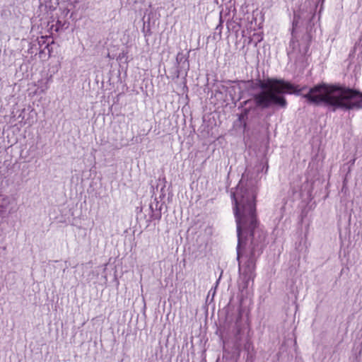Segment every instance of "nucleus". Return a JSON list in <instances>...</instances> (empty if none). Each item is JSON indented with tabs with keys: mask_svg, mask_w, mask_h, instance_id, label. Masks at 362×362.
Returning <instances> with one entry per match:
<instances>
[{
	"mask_svg": "<svg viewBox=\"0 0 362 362\" xmlns=\"http://www.w3.org/2000/svg\"><path fill=\"white\" fill-rule=\"evenodd\" d=\"M245 177L243 175L231 192L238 238V286L241 291L247 289L250 284H253L256 260L262 252L267 236L265 231L259 227L257 217L258 187L255 185L247 184Z\"/></svg>",
	"mask_w": 362,
	"mask_h": 362,
	"instance_id": "f257e3e1",
	"label": "nucleus"
},
{
	"mask_svg": "<svg viewBox=\"0 0 362 362\" xmlns=\"http://www.w3.org/2000/svg\"><path fill=\"white\" fill-rule=\"evenodd\" d=\"M176 62L177 63L180 65L181 64H185L187 62V69L189 68V63L185 57V55L182 52H179L176 56Z\"/></svg>",
	"mask_w": 362,
	"mask_h": 362,
	"instance_id": "39448f33",
	"label": "nucleus"
},
{
	"mask_svg": "<svg viewBox=\"0 0 362 362\" xmlns=\"http://www.w3.org/2000/svg\"><path fill=\"white\" fill-rule=\"evenodd\" d=\"M253 37L255 38L257 40V42H256V45L258 43V42H260L262 40H263V36H262V33H255L253 35Z\"/></svg>",
	"mask_w": 362,
	"mask_h": 362,
	"instance_id": "0eeeda50",
	"label": "nucleus"
},
{
	"mask_svg": "<svg viewBox=\"0 0 362 362\" xmlns=\"http://www.w3.org/2000/svg\"><path fill=\"white\" fill-rule=\"evenodd\" d=\"M13 211L12 210V209H9V213H11L13 212Z\"/></svg>",
	"mask_w": 362,
	"mask_h": 362,
	"instance_id": "6e6552de",
	"label": "nucleus"
},
{
	"mask_svg": "<svg viewBox=\"0 0 362 362\" xmlns=\"http://www.w3.org/2000/svg\"><path fill=\"white\" fill-rule=\"evenodd\" d=\"M251 95L257 107L279 106L285 108L287 101L284 94H298L303 88L284 80L268 78L251 82Z\"/></svg>",
	"mask_w": 362,
	"mask_h": 362,
	"instance_id": "f03ea898",
	"label": "nucleus"
},
{
	"mask_svg": "<svg viewBox=\"0 0 362 362\" xmlns=\"http://www.w3.org/2000/svg\"><path fill=\"white\" fill-rule=\"evenodd\" d=\"M50 78H47V81L44 83V85L40 88L41 90H40V92L41 93H45L48 88H49V82L50 81Z\"/></svg>",
	"mask_w": 362,
	"mask_h": 362,
	"instance_id": "423d86ee",
	"label": "nucleus"
},
{
	"mask_svg": "<svg viewBox=\"0 0 362 362\" xmlns=\"http://www.w3.org/2000/svg\"><path fill=\"white\" fill-rule=\"evenodd\" d=\"M303 97L311 103H325L336 108H362V93L351 88L321 84L311 88Z\"/></svg>",
	"mask_w": 362,
	"mask_h": 362,
	"instance_id": "7ed1b4c3",
	"label": "nucleus"
},
{
	"mask_svg": "<svg viewBox=\"0 0 362 362\" xmlns=\"http://www.w3.org/2000/svg\"><path fill=\"white\" fill-rule=\"evenodd\" d=\"M14 202V199L8 196L0 194V214L6 211Z\"/></svg>",
	"mask_w": 362,
	"mask_h": 362,
	"instance_id": "20e7f679",
	"label": "nucleus"
}]
</instances>
